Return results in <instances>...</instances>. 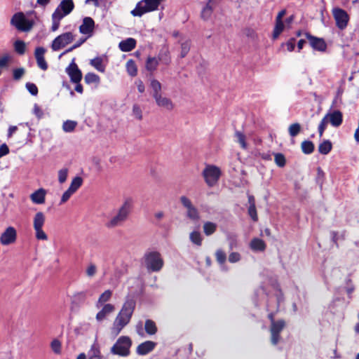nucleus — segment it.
<instances>
[{"mask_svg": "<svg viewBox=\"0 0 359 359\" xmlns=\"http://www.w3.org/2000/svg\"><path fill=\"white\" fill-rule=\"evenodd\" d=\"M135 300L132 299H127L124 302L113 322L111 327V334L117 336L130 323L135 309Z\"/></svg>", "mask_w": 359, "mask_h": 359, "instance_id": "1", "label": "nucleus"}, {"mask_svg": "<svg viewBox=\"0 0 359 359\" xmlns=\"http://www.w3.org/2000/svg\"><path fill=\"white\" fill-rule=\"evenodd\" d=\"M74 8L73 0H62L52 14V25L50 30L56 32L60 25V21L68 15Z\"/></svg>", "mask_w": 359, "mask_h": 359, "instance_id": "2", "label": "nucleus"}, {"mask_svg": "<svg viewBox=\"0 0 359 359\" xmlns=\"http://www.w3.org/2000/svg\"><path fill=\"white\" fill-rule=\"evenodd\" d=\"M130 209V202L128 201H125L116 213L108 219L105 226L109 229H113L122 225L127 219Z\"/></svg>", "mask_w": 359, "mask_h": 359, "instance_id": "3", "label": "nucleus"}, {"mask_svg": "<svg viewBox=\"0 0 359 359\" xmlns=\"http://www.w3.org/2000/svg\"><path fill=\"white\" fill-rule=\"evenodd\" d=\"M132 345V339L128 336H121L111 347L110 352L113 355L128 357L130 354Z\"/></svg>", "mask_w": 359, "mask_h": 359, "instance_id": "4", "label": "nucleus"}, {"mask_svg": "<svg viewBox=\"0 0 359 359\" xmlns=\"http://www.w3.org/2000/svg\"><path fill=\"white\" fill-rule=\"evenodd\" d=\"M163 0H141L131 11L133 16L141 17L147 13L158 10Z\"/></svg>", "mask_w": 359, "mask_h": 359, "instance_id": "5", "label": "nucleus"}, {"mask_svg": "<svg viewBox=\"0 0 359 359\" xmlns=\"http://www.w3.org/2000/svg\"><path fill=\"white\" fill-rule=\"evenodd\" d=\"M343 121L342 113L339 110H334L333 111L327 113L322 119L318 126V132L320 137L323 136V134L328 123H330L334 127H339Z\"/></svg>", "mask_w": 359, "mask_h": 359, "instance_id": "6", "label": "nucleus"}, {"mask_svg": "<svg viewBox=\"0 0 359 359\" xmlns=\"http://www.w3.org/2000/svg\"><path fill=\"white\" fill-rule=\"evenodd\" d=\"M144 264L148 271H159L163 266V259L161 254L153 251L147 252L144 257Z\"/></svg>", "mask_w": 359, "mask_h": 359, "instance_id": "7", "label": "nucleus"}, {"mask_svg": "<svg viewBox=\"0 0 359 359\" xmlns=\"http://www.w3.org/2000/svg\"><path fill=\"white\" fill-rule=\"evenodd\" d=\"M45 222L46 217L42 212H38L34 215L33 218V228L35 238L38 241H46L48 239V235L43 229Z\"/></svg>", "mask_w": 359, "mask_h": 359, "instance_id": "8", "label": "nucleus"}, {"mask_svg": "<svg viewBox=\"0 0 359 359\" xmlns=\"http://www.w3.org/2000/svg\"><path fill=\"white\" fill-rule=\"evenodd\" d=\"M11 24L18 30L22 32H29L34 25V22L27 19L22 12L16 13L13 15Z\"/></svg>", "mask_w": 359, "mask_h": 359, "instance_id": "9", "label": "nucleus"}, {"mask_svg": "<svg viewBox=\"0 0 359 359\" xmlns=\"http://www.w3.org/2000/svg\"><path fill=\"white\" fill-rule=\"evenodd\" d=\"M221 174L219 168L214 165H206L202 173L205 183L210 187L215 186L217 183Z\"/></svg>", "mask_w": 359, "mask_h": 359, "instance_id": "10", "label": "nucleus"}, {"mask_svg": "<svg viewBox=\"0 0 359 359\" xmlns=\"http://www.w3.org/2000/svg\"><path fill=\"white\" fill-rule=\"evenodd\" d=\"M76 35L72 32H65L57 36L52 42L51 48L57 51L70 44L75 39Z\"/></svg>", "mask_w": 359, "mask_h": 359, "instance_id": "11", "label": "nucleus"}, {"mask_svg": "<svg viewBox=\"0 0 359 359\" xmlns=\"http://www.w3.org/2000/svg\"><path fill=\"white\" fill-rule=\"evenodd\" d=\"M180 200L182 205L187 210V217L194 222H198L200 219V214L191 200L185 196H182Z\"/></svg>", "mask_w": 359, "mask_h": 359, "instance_id": "12", "label": "nucleus"}, {"mask_svg": "<svg viewBox=\"0 0 359 359\" xmlns=\"http://www.w3.org/2000/svg\"><path fill=\"white\" fill-rule=\"evenodd\" d=\"M332 15L339 29H344L347 27L349 16L346 11L339 8H334L332 9Z\"/></svg>", "mask_w": 359, "mask_h": 359, "instance_id": "13", "label": "nucleus"}, {"mask_svg": "<svg viewBox=\"0 0 359 359\" xmlns=\"http://www.w3.org/2000/svg\"><path fill=\"white\" fill-rule=\"evenodd\" d=\"M162 60L165 65H168L170 62V58L168 55V51L165 50L163 53H161L158 56V59L156 57H148L146 62V68L148 71H154L158 65V61Z\"/></svg>", "mask_w": 359, "mask_h": 359, "instance_id": "14", "label": "nucleus"}, {"mask_svg": "<svg viewBox=\"0 0 359 359\" xmlns=\"http://www.w3.org/2000/svg\"><path fill=\"white\" fill-rule=\"evenodd\" d=\"M79 32L85 36H87V38L91 37L94 34L95 30V21L90 17H85L82 23L79 27Z\"/></svg>", "mask_w": 359, "mask_h": 359, "instance_id": "15", "label": "nucleus"}, {"mask_svg": "<svg viewBox=\"0 0 359 359\" xmlns=\"http://www.w3.org/2000/svg\"><path fill=\"white\" fill-rule=\"evenodd\" d=\"M17 238L16 230L13 226H9L1 233L0 243L3 245H8L13 243Z\"/></svg>", "mask_w": 359, "mask_h": 359, "instance_id": "16", "label": "nucleus"}, {"mask_svg": "<svg viewBox=\"0 0 359 359\" xmlns=\"http://www.w3.org/2000/svg\"><path fill=\"white\" fill-rule=\"evenodd\" d=\"M66 72L69 76L72 82L78 83L81 81L82 73L74 61L67 67Z\"/></svg>", "mask_w": 359, "mask_h": 359, "instance_id": "17", "label": "nucleus"}, {"mask_svg": "<svg viewBox=\"0 0 359 359\" xmlns=\"http://www.w3.org/2000/svg\"><path fill=\"white\" fill-rule=\"evenodd\" d=\"M305 36L314 50L318 51H325L326 50L327 44L323 39L313 36L309 33H305Z\"/></svg>", "mask_w": 359, "mask_h": 359, "instance_id": "18", "label": "nucleus"}, {"mask_svg": "<svg viewBox=\"0 0 359 359\" xmlns=\"http://www.w3.org/2000/svg\"><path fill=\"white\" fill-rule=\"evenodd\" d=\"M154 99L155 100L156 105L161 109L170 111L175 108V104L171 99L163 95V94Z\"/></svg>", "mask_w": 359, "mask_h": 359, "instance_id": "19", "label": "nucleus"}, {"mask_svg": "<svg viewBox=\"0 0 359 359\" xmlns=\"http://www.w3.org/2000/svg\"><path fill=\"white\" fill-rule=\"evenodd\" d=\"M45 53L46 49L43 47H37L34 52V56L37 62V65L40 69L43 70H46L48 69V65L44 58Z\"/></svg>", "mask_w": 359, "mask_h": 359, "instance_id": "20", "label": "nucleus"}, {"mask_svg": "<svg viewBox=\"0 0 359 359\" xmlns=\"http://www.w3.org/2000/svg\"><path fill=\"white\" fill-rule=\"evenodd\" d=\"M156 344L151 341H146L139 344L136 348L137 354L144 355L151 352L156 347Z\"/></svg>", "mask_w": 359, "mask_h": 359, "instance_id": "21", "label": "nucleus"}, {"mask_svg": "<svg viewBox=\"0 0 359 359\" xmlns=\"http://www.w3.org/2000/svg\"><path fill=\"white\" fill-rule=\"evenodd\" d=\"M115 311V306L111 304H105L102 309L97 313L96 320L99 322L104 320L107 316Z\"/></svg>", "mask_w": 359, "mask_h": 359, "instance_id": "22", "label": "nucleus"}, {"mask_svg": "<svg viewBox=\"0 0 359 359\" xmlns=\"http://www.w3.org/2000/svg\"><path fill=\"white\" fill-rule=\"evenodd\" d=\"M46 191L44 189H39L30 195V198L34 203L43 204L45 202Z\"/></svg>", "mask_w": 359, "mask_h": 359, "instance_id": "23", "label": "nucleus"}, {"mask_svg": "<svg viewBox=\"0 0 359 359\" xmlns=\"http://www.w3.org/2000/svg\"><path fill=\"white\" fill-rule=\"evenodd\" d=\"M136 41L133 38H128L119 43V48L124 52H128L135 48Z\"/></svg>", "mask_w": 359, "mask_h": 359, "instance_id": "24", "label": "nucleus"}, {"mask_svg": "<svg viewBox=\"0 0 359 359\" xmlns=\"http://www.w3.org/2000/svg\"><path fill=\"white\" fill-rule=\"evenodd\" d=\"M216 7L215 4H212L209 1H208L205 6L203 8L201 17L203 20H208L210 18L213 10Z\"/></svg>", "mask_w": 359, "mask_h": 359, "instance_id": "25", "label": "nucleus"}, {"mask_svg": "<svg viewBox=\"0 0 359 359\" xmlns=\"http://www.w3.org/2000/svg\"><path fill=\"white\" fill-rule=\"evenodd\" d=\"M90 65L100 72L104 73L105 72L106 65L104 64L103 59L100 57L90 60Z\"/></svg>", "mask_w": 359, "mask_h": 359, "instance_id": "26", "label": "nucleus"}, {"mask_svg": "<svg viewBox=\"0 0 359 359\" xmlns=\"http://www.w3.org/2000/svg\"><path fill=\"white\" fill-rule=\"evenodd\" d=\"M250 248L254 251H264L266 248L265 243L259 238H253L250 244Z\"/></svg>", "mask_w": 359, "mask_h": 359, "instance_id": "27", "label": "nucleus"}, {"mask_svg": "<svg viewBox=\"0 0 359 359\" xmlns=\"http://www.w3.org/2000/svg\"><path fill=\"white\" fill-rule=\"evenodd\" d=\"M150 86L152 89V96L154 98L158 97V95H162V86L158 81L156 79H152L150 83Z\"/></svg>", "mask_w": 359, "mask_h": 359, "instance_id": "28", "label": "nucleus"}, {"mask_svg": "<svg viewBox=\"0 0 359 359\" xmlns=\"http://www.w3.org/2000/svg\"><path fill=\"white\" fill-rule=\"evenodd\" d=\"M88 354V358L102 357L101 352H100V347L97 341V339H95L94 343L92 344Z\"/></svg>", "mask_w": 359, "mask_h": 359, "instance_id": "29", "label": "nucleus"}, {"mask_svg": "<svg viewBox=\"0 0 359 359\" xmlns=\"http://www.w3.org/2000/svg\"><path fill=\"white\" fill-rule=\"evenodd\" d=\"M285 323L284 320H280L278 321L272 320L270 331L271 332L279 333L283 330Z\"/></svg>", "mask_w": 359, "mask_h": 359, "instance_id": "30", "label": "nucleus"}, {"mask_svg": "<svg viewBox=\"0 0 359 359\" xmlns=\"http://www.w3.org/2000/svg\"><path fill=\"white\" fill-rule=\"evenodd\" d=\"M332 148V145L330 141L324 140L318 146V151L323 155L327 154Z\"/></svg>", "mask_w": 359, "mask_h": 359, "instance_id": "31", "label": "nucleus"}, {"mask_svg": "<svg viewBox=\"0 0 359 359\" xmlns=\"http://www.w3.org/2000/svg\"><path fill=\"white\" fill-rule=\"evenodd\" d=\"M144 329L146 332L149 335L155 334L157 332L156 323L149 319L145 321Z\"/></svg>", "mask_w": 359, "mask_h": 359, "instance_id": "32", "label": "nucleus"}, {"mask_svg": "<svg viewBox=\"0 0 359 359\" xmlns=\"http://www.w3.org/2000/svg\"><path fill=\"white\" fill-rule=\"evenodd\" d=\"M83 184V179L81 177H75L71 182L70 186L68 188L74 194L81 187Z\"/></svg>", "mask_w": 359, "mask_h": 359, "instance_id": "33", "label": "nucleus"}, {"mask_svg": "<svg viewBox=\"0 0 359 359\" xmlns=\"http://www.w3.org/2000/svg\"><path fill=\"white\" fill-rule=\"evenodd\" d=\"M217 224L211 222H206L203 224V231L206 236H210L215 232Z\"/></svg>", "mask_w": 359, "mask_h": 359, "instance_id": "34", "label": "nucleus"}, {"mask_svg": "<svg viewBox=\"0 0 359 359\" xmlns=\"http://www.w3.org/2000/svg\"><path fill=\"white\" fill-rule=\"evenodd\" d=\"M111 295L112 292L110 290H107L102 292L98 298L97 306H99V305H102L108 302L111 299Z\"/></svg>", "mask_w": 359, "mask_h": 359, "instance_id": "35", "label": "nucleus"}, {"mask_svg": "<svg viewBox=\"0 0 359 359\" xmlns=\"http://www.w3.org/2000/svg\"><path fill=\"white\" fill-rule=\"evenodd\" d=\"M301 148L304 154H310L314 150V144L311 141L305 140L302 142Z\"/></svg>", "mask_w": 359, "mask_h": 359, "instance_id": "36", "label": "nucleus"}, {"mask_svg": "<svg viewBox=\"0 0 359 359\" xmlns=\"http://www.w3.org/2000/svg\"><path fill=\"white\" fill-rule=\"evenodd\" d=\"M126 70L129 75L135 76L137 73V68L135 62L133 60H129L126 62Z\"/></svg>", "mask_w": 359, "mask_h": 359, "instance_id": "37", "label": "nucleus"}, {"mask_svg": "<svg viewBox=\"0 0 359 359\" xmlns=\"http://www.w3.org/2000/svg\"><path fill=\"white\" fill-rule=\"evenodd\" d=\"M77 126V122L74 121L67 120L62 124V130L65 133H71L74 130Z\"/></svg>", "mask_w": 359, "mask_h": 359, "instance_id": "38", "label": "nucleus"}, {"mask_svg": "<svg viewBox=\"0 0 359 359\" xmlns=\"http://www.w3.org/2000/svg\"><path fill=\"white\" fill-rule=\"evenodd\" d=\"M189 238L193 243H194L198 246L201 245L202 237H201V234L199 231H192L189 235Z\"/></svg>", "mask_w": 359, "mask_h": 359, "instance_id": "39", "label": "nucleus"}, {"mask_svg": "<svg viewBox=\"0 0 359 359\" xmlns=\"http://www.w3.org/2000/svg\"><path fill=\"white\" fill-rule=\"evenodd\" d=\"M84 80L86 83L90 84V83H99L100 79L99 76L95 74V73L89 72L85 75Z\"/></svg>", "mask_w": 359, "mask_h": 359, "instance_id": "40", "label": "nucleus"}, {"mask_svg": "<svg viewBox=\"0 0 359 359\" xmlns=\"http://www.w3.org/2000/svg\"><path fill=\"white\" fill-rule=\"evenodd\" d=\"M284 29L283 21H276V25L273 32V39H276Z\"/></svg>", "mask_w": 359, "mask_h": 359, "instance_id": "41", "label": "nucleus"}, {"mask_svg": "<svg viewBox=\"0 0 359 359\" xmlns=\"http://www.w3.org/2000/svg\"><path fill=\"white\" fill-rule=\"evenodd\" d=\"M15 50L20 55H23L26 50V44L23 41L17 40L14 43Z\"/></svg>", "mask_w": 359, "mask_h": 359, "instance_id": "42", "label": "nucleus"}, {"mask_svg": "<svg viewBox=\"0 0 359 359\" xmlns=\"http://www.w3.org/2000/svg\"><path fill=\"white\" fill-rule=\"evenodd\" d=\"M235 137L236 138V141L240 144L241 147L245 149H247V143L245 141V135L241 131H236Z\"/></svg>", "mask_w": 359, "mask_h": 359, "instance_id": "43", "label": "nucleus"}, {"mask_svg": "<svg viewBox=\"0 0 359 359\" xmlns=\"http://www.w3.org/2000/svg\"><path fill=\"white\" fill-rule=\"evenodd\" d=\"M301 130V126L298 123L291 124L288 128V132L290 136L295 137Z\"/></svg>", "mask_w": 359, "mask_h": 359, "instance_id": "44", "label": "nucleus"}, {"mask_svg": "<svg viewBox=\"0 0 359 359\" xmlns=\"http://www.w3.org/2000/svg\"><path fill=\"white\" fill-rule=\"evenodd\" d=\"M244 34L251 41H257L258 39V35L255 30L252 28H246L244 29Z\"/></svg>", "mask_w": 359, "mask_h": 359, "instance_id": "45", "label": "nucleus"}, {"mask_svg": "<svg viewBox=\"0 0 359 359\" xmlns=\"http://www.w3.org/2000/svg\"><path fill=\"white\" fill-rule=\"evenodd\" d=\"M274 161L276 165L279 167H283L285 165V158L282 154H276Z\"/></svg>", "mask_w": 359, "mask_h": 359, "instance_id": "46", "label": "nucleus"}, {"mask_svg": "<svg viewBox=\"0 0 359 359\" xmlns=\"http://www.w3.org/2000/svg\"><path fill=\"white\" fill-rule=\"evenodd\" d=\"M215 257L217 261L220 264H223L226 259V253L222 250H217L215 252Z\"/></svg>", "mask_w": 359, "mask_h": 359, "instance_id": "47", "label": "nucleus"}, {"mask_svg": "<svg viewBox=\"0 0 359 359\" xmlns=\"http://www.w3.org/2000/svg\"><path fill=\"white\" fill-rule=\"evenodd\" d=\"M68 170L67 168L60 169L58 171V181L60 183H64L67 178Z\"/></svg>", "mask_w": 359, "mask_h": 359, "instance_id": "48", "label": "nucleus"}, {"mask_svg": "<svg viewBox=\"0 0 359 359\" xmlns=\"http://www.w3.org/2000/svg\"><path fill=\"white\" fill-rule=\"evenodd\" d=\"M53 351L57 354L61 352V343L57 339H54L50 344Z\"/></svg>", "mask_w": 359, "mask_h": 359, "instance_id": "49", "label": "nucleus"}, {"mask_svg": "<svg viewBox=\"0 0 359 359\" xmlns=\"http://www.w3.org/2000/svg\"><path fill=\"white\" fill-rule=\"evenodd\" d=\"M133 115L138 120L142 119V111L137 104H134L133 107Z\"/></svg>", "mask_w": 359, "mask_h": 359, "instance_id": "50", "label": "nucleus"}, {"mask_svg": "<svg viewBox=\"0 0 359 359\" xmlns=\"http://www.w3.org/2000/svg\"><path fill=\"white\" fill-rule=\"evenodd\" d=\"M190 49V45L189 42H184L181 44V53L180 55L182 57H184L187 53H189Z\"/></svg>", "mask_w": 359, "mask_h": 359, "instance_id": "51", "label": "nucleus"}, {"mask_svg": "<svg viewBox=\"0 0 359 359\" xmlns=\"http://www.w3.org/2000/svg\"><path fill=\"white\" fill-rule=\"evenodd\" d=\"M97 272V267L95 264H90L86 269V275L88 277H93Z\"/></svg>", "mask_w": 359, "mask_h": 359, "instance_id": "52", "label": "nucleus"}, {"mask_svg": "<svg viewBox=\"0 0 359 359\" xmlns=\"http://www.w3.org/2000/svg\"><path fill=\"white\" fill-rule=\"evenodd\" d=\"M248 214L254 221H257L258 217L257 215V210L255 205H250L248 208Z\"/></svg>", "mask_w": 359, "mask_h": 359, "instance_id": "53", "label": "nucleus"}, {"mask_svg": "<svg viewBox=\"0 0 359 359\" xmlns=\"http://www.w3.org/2000/svg\"><path fill=\"white\" fill-rule=\"evenodd\" d=\"M26 88L32 95H37L38 88L35 84L31 83H27L26 84Z\"/></svg>", "mask_w": 359, "mask_h": 359, "instance_id": "54", "label": "nucleus"}, {"mask_svg": "<svg viewBox=\"0 0 359 359\" xmlns=\"http://www.w3.org/2000/svg\"><path fill=\"white\" fill-rule=\"evenodd\" d=\"M32 112L38 118H42L43 115L42 109L37 104H34Z\"/></svg>", "mask_w": 359, "mask_h": 359, "instance_id": "55", "label": "nucleus"}, {"mask_svg": "<svg viewBox=\"0 0 359 359\" xmlns=\"http://www.w3.org/2000/svg\"><path fill=\"white\" fill-rule=\"evenodd\" d=\"M73 194H74V193L72 192L69 189H67L66 191H65L61 197L60 204H62V203H65V202H67Z\"/></svg>", "mask_w": 359, "mask_h": 359, "instance_id": "56", "label": "nucleus"}, {"mask_svg": "<svg viewBox=\"0 0 359 359\" xmlns=\"http://www.w3.org/2000/svg\"><path fill=\"white\" fill-rule=\"evenodd\" d=\"M25 74V69L23 68L15 69L13 71V78L15 80L20 79Z\"/></svg>", "mask_w": 359, "mask_h": 359, "instance_id": "57", "label": "nucleus"}, {"mask_svg": "<svg viewBox=\"0 0 359 359\" xmlns=\"http://www.w3.org/2000/svg\"><path fill=\"white\" fill-rule=\"evenodd\" d=\"M241 255L238 252H231L229 256V261L231 263L237 262L240 260Z\"/></svg>", "mask_w": 359, "mask_h": 359, "instance_id": "58", "label": "nucleus"}, {"mask_svg": "<svg viewBox=\"0 0 359 359\" xmlns=\"http://www.w3.org/2000/svg\"><path fill=\"white\" fill-rule=\"evenodd\" d=\"M228 239L229 241L230 249H233V248H235L236 246V243H237L236 236L234 235H229L228 236Z\"/></svg>", "mask_w": 359, "mask_h": 359, "instance_id": "59", "label": "nucleus"}, {"mask_svg": "<svg viewBox=\"0 0 359 359\" xmlns=\"http://www.w3.org/2000/svg\"><path fill=\"white\" fill-rule=\"evenodd\" d=\"M287 49L288 51H293L295 47V39H291L286 43Z\"/></svg>", "mask_w": 359, "mask_h": 359, "instance_id": "60", "label": "nucleus"}, {"mask_svg": "<svg viewBox=\"0 0 359 359\" xmlns=\"http://www.w3.org/2000/svg\"><path fill=\"white\" fill-rule=\"evenodd\" d=\"M9 152V149L6 144H3L0 146V158L6 155Z\"/></svg>", "mask_w": 359, "mask_h": 359, "instance_id": "61", "label": "nucleus"}, {"mask_svg": "<svg viewBox=\"0 0 359 359\" xmlns=\"http://www.w3.org/2000/svg\"><path fill=\"white\" fill-rule=\"evenodd\" d=\"M9 55H5L3 57H0V67H6L9 60Z\"/></svg>", "mask_w": 359, "mask_h": 359, "instance_id": "62", "label": "nucleus"}, {"mask_svg": "<svg viewBox=\"0 0 359 359\" xmlns=\"http://www.w3.org/2000/svg\"><path fill=\"white\" fill-rule=\"evenodd\" d=\"M271 343L273 345L277 344L280 339L279 333L271 332Z\"/></svg>", "mask_w": 359, "mask_h": 359, "instance_id": "63", "label": "nucleus"}, {"mask_svg": "<svg viewBox=\"0 0 359 359\" xmlns=\"http://www.w3.org/2000/svg\"><path fill=\"white\" fill-rule=\"evenodd\" d=\"M137 90L140 93H142L145 90V86L143 83V82L140 80H138L135 82Z\"/></svg>", "mask_w": 359, "mask_h": 359, "instance_id": "64", "label": "nucleus"}]
</instances>
